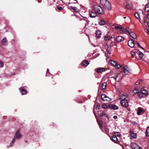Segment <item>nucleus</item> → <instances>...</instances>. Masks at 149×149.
Returning <instances> with one entry per match:
<instances>
[{
  "label": "nucleus",
  "instance_id": "7",
  "mask_svg": "<svg viewBox=\"0 0 149 149\" xmlns=\"http://www.w3.org/2000/svg\"><path fill=\"white\" fill-rule=\"evenodd\" d=\"M94 10H93V8L89 12V14L90 17L91 18H94L96 17L97 15V13L95 12H94Z\"/></svg>",
  "mask_w": 149,
  "mask_h": 149
},
{
  "label": "nucleus",
  "instance_id": "62",
  "mask_svg": "<svg viewBox=\"0 0 149 149\" xmlns=\"http://www.w3.org/2000/svg\"><path fill=\"white\" fill-rule=\"evenodd\" d=\"M137 124L136 123H135V124Z\"/></svg>",
  "mask_w": 149,
  "mask_h": 149
},
{
  "label": "nucleus",
  "instance_id": "18",
  "mask_svg": "<svg viewBox=\"0 0 149 149\" xmlns=\"http://www.w3.org/2000/svg\"><path fill=\"white\" fill-rule=\"evenodd\" d=\"M137 51H136V52H132L131 54H132V58H134L135 57L137 59Z\"/></svg>",
  "mask_w": 149,
  "mask_h": 149
},
{
  "label": "nucleus",
  "instance_id": "8",
  "mask_svg": "<svg viewBox=\"0 0 149 149\" xmlns=\"http://www.w3.org/2000/svg\"><path fill=\"white\" fill-rule=\"evenodd\" d=\"M101 98L102 100L103 101H110L111 100L107 97L106 95L102 94L101 95Z\"/></svg>",
  "mask_w": 149,
  "mask_h": 149
},
{
  "label": "nucleus",
  "instance_id": "58",
  "mask_svg": "<svg viewBox=\"0 0 149 149\" xmlns=\"http://www.w3.org/2000/svg\"><path fill=\"white\" fill-rule=\"evenodd\" d=\"M126 17H124L123 18L124 19H125L126 18Z\"/></svg>",
  "mask_w": 149,
  "mask_h": 149
},
{
  "label": "nucleus",
  "instance_id": "13",
  "mask_svg": "<svg viewBox=\"0 0 149 149\" xmlns=\"http://www.w3.org/2000/svg\"><path fill=\"white\" fill-rule=\"evenodd\" d=\"M20 129H18L15 133L16 138L19 139L22 136V135L19 133Z\"/></svg>",
  "mask_w": 149,
  "mask_h": 149
},
{
  "label": "nucleus",
  "instance_id": "10",
  "mask_svg": "<svg viewBox=\"0 0 149 149\" xmlns=\"http://www.w3.org/2000/svg\"><path fill=\"white\" fill-rule=\"evenodd\" d=\"M128 45L129 47H133L136 44L134 43V40L132 39H130L128 42Z\"/></svg>",
  "mask_w": 149,
  "mask_h": 149
},
{
  "label": "nucleus",
  "instance_id": "22",
  "mask_svg": "<svg viewBox=\"0 0 149 149\" xmlns=\"http://www.w3.org/2000/svg\"><path fill=\"white\" fill-rule=\"evenodd\" d=\"M145 10L146 12L149 11V3H148L145 6Z\"/></svg>",
  "mask_w": 149,
  "mask_h": 149
},
{
  "label": "nucleus",
  "instance_id": "16",
  "mask_svg": "<svg viewBox=\"0 0 149 149\" xmlns=\"http://www.w3.org/2000/svg\"><path fill=\"white\" fill-rule=\"evenodd\" d=\"M20 90L22 93V95H24L27 93V91L24 89V87H21L20 88Z\"/></svg>",
  "mask_w": 149,
  "mask_h": 149
},
{
  "label": "nucleus",
  "instance_id": "43",
  "mask_svg": "<svg viewBox=\"0 0 149 149\" xmlns=\"http://www.w3.org/2000/svg\"><path fill=\"white\" fill-rule=\"evenodd\" d=\"M118 76L117 75H115L112 77V78H113L114 79L116 80L118 78Z\"/></svg>",
  "mask_w": 149,
  "mask_h": 149
},
{
  "label": "nucleus",
  "instance_id": "19",
  "mask_svg": "<svg viewBox=\"0 0 149 149\" xmlns=\"http://www.w3.org/2000/svg\"><path fill=\"white\" fill-rule=\"evenodd\" d=\"M89 63L88 61H86V60H84L82 61V66H86L89 64Z\"/></svg>",
  "mask_w": 149,
  "mask_h": 149
},
{
  "label": "nucleus",
  "instance_id": "28",
  "mask_svg": "<svg viewBox=\"0 0 149 149\" xmlns=\"http://www.w3.org/2000/svg\"><path fill=\"white\" fill-rule=\"evenodd\" d=\"M110 63L113 66H116L117 64V62L116 61L113 60L111 61L110 62Z\"/></svg>",
  "mask_w": 149,
  "mask_h": 149
},
{
  "label": "nucleus",
  "instance_id": "20",
  "mask_svg": "<svg viewBox=\"0 0 149 149\" xmlns=\"http://www.w3.org/2000/svg\"><path fill=\"white\" fill-rule=\"evenodd\" d=\"M129 133L131 136L134 138H136V133H134L132 131H130Z\"/></svg>",
  "mask_w": 149,
  "mask_h": 149
},
{
  "label": "nucleus",
  "instance_id": "50",
  "mask_svg": "<svg viewBox=\"0 0 149 149\" xmlns=\"http://www.w3.org/2000/svg\"><path fill=\"white\" fill-rule=\"evenodd\" d=\"M113 118L114 119H116L118 118V116H113Z\"/></svg>",
  "mask_w": 149,
  "mask_h": 149
},
{
  "label": "nucleus",
  "instance_id": "44",
  "mask_svg": "<svg viewBox=\"0 0 149 149\" xmlns=\"http://www.w3.org/2000/svg\"><path fill=\"white\" fill-rule=\"evenodd\" d=\"M134 92L135 94H136L138 93V91L135 89L134 90Z\"/></svg>",
  "mask_w": 149,
  "mask_h": 149
},
{
  "label": "nucleus",
  "instance_id": "47",
  "mask_svg": "<svg viewBox=\"0 0 149 149\" xmlns=\"http://www.w3.org/2000/svg\"><path fill=\"white\" fill-rule=\"evenodd\" d=\"M105 131H106V134H107L109 132V130L107 128H105Z\"/></svg>",
  "mask_w": 149,
  "mask_h": 149
},
{
  "label": "nucleus",
  "instance_id": "11",
  "mask_svg": "<svg viewBox=\"0 0 149 149\" xmlns=\"http://www.w3.org/2000/svg\"><path fill=\"white\" fill-rule=\"evenodd\" d=\"M131 146L133 149H141V147L134 143H131Z\"/></svg>",
  "mask_w": 149,
  "mask_h": 149
},
{
  "label": "nucleus",
  "instance_id": "2",
  "mask_svg": "<svg viewBox=\"0 0 149 149\" xmlns=\"http://www.w3.org/2000/svg\"><path fill=\"white\" fill-rule=\"evenodd\" d=\"M101 4L107 10H110L111 9V4L107 0H100Z\"/></svg>",
  "mask_w": 149,
  "mask_h": 149
},
{
  "label": "nucleus",
  "instance_id": "31",
  "mask_svg": "<svg viewBox=\"0 0 149 149\" xmlns=\"http://www.w3.org/2000/svg\"><path fill=\"white\" fill-rule=\"evenodd\" d=\"M101 33L100 31H97L96 32V36L98 37H99L101 36Z\"/></svg>",
  "mask_w": 149,
  "mask_h": 149
},
{
  "label": "nucleus",
  "instance_id": "27",
  "mask_svg": "<svg viewBox=\"0 0 149 149\" xmlns=\"http://www.w3.org/2000/svg\"><path fill=\"white\" fill-rule=\"evenodd\" d=\"M71 8L73 10V11L74 12H78L79 11L78 9H77L76 7H73L72 6H71Z\"/></svg>",
  "mask_w": 149,
  "mask_h": 149
},
{
  "label": "nucleus",
  "instance_id": "56",
  "mask_svg": "<svg viewBox=\"0 0 149 149\" xmlns=\"http://www.w3.org/2000/svg\"><path fill=\"white\" fill-rule=\"evenodd\" d=\"M74 0L76 2H74V3H76L77 2V0Z\"/></svg>",
  "mask_w": 149,
  "mask_h": 149
},
{
  "label": "nucleus",
  "instance_id": "26",
  "mask_svg": "<svg viewBox=\"0 0 149 149\" xmlns=\"http://www.w3.org/2000/svg\"><path fill=\"white\" fill-rule=\"evenodd\" d=\"M146 137L149 136V126H148L146 130Z\"/></svg>",
  "mask_w": 149,
  "mask_h": 149
},
{
  "label": "nucleus",
  "instance_id": "52",
  "mask_svg": "<svg viewBox=\"0 0 149 149\" xmlns=\"http://www.w3.org/2000/svg\"><path fill=\"white\" fill-rule=\"evenodd\" d=\"M147 25H148V27H149V21L148 22H147Z\"/></svg>",
  "mask_w": 149,
  "mask_h": 149
},
{
  "label": "nucleus",
  "instance_id": "51",
  "mask_svg": "<svg viewBox=\"0 0 149 149\" xmlns=\"http://www.w3.org/2000/svg\"><path fill=\"white\" fill-rule=\"evenodd\" d=\"M105 48H107V49H108L109 48V46L107 44L106 45H105Z\"/></svg>",
  "mask_w": 149,
  "mask_h": 149
},
{
  "label": "nucleus",
  "instance_id": "55",
  "mask_svg": "<svg viewBox=\"0 0 149 149\" xmlns=\"http://www.w3.org/2000/svg\"><path fill=\"white\" fill-rule=\"evenodd\" d=\"M148 18L149 19V13L148 15Z\"/></svg>",
  "mask_w": 149,
  "mask_h": 149
},
{
  "label": "nucleus",
  "instance_id": "9",
  "mask_svg": "<svg viewBox=\"0 0 149 149\" xmlns=\"http://www.w3.org/2000/svg\"><path fill=\"white\" fill-rule=\"evenodd\" d=\"M115 40L117 42H120L123 41L124 39L122 36H118L116 38Z\"/></svg>",
  "mask_w": 149,
  "mask_h": 149
},
{
  "label": "nucleus",
  "instance_id": "39",
  "mask_svg": "<svg viewBox=\"0 0 149 149\" xmlns=\"http://www.w3.org/2000/svg\"><path fill=\"white\" fill-rule=\"evenodd\" d=\"M57 9L60 11H61L63 10V8L62 7L58 6L57 7Z\"/></svg>",
  "mask_w": 149,
  "mask_h": 149
},
{
  "label": "nucleus",
  "instance_id": "54",
  "mask_svg": "<svg viewBox=\"0 0 149 149\" xmlns=\"http://www.w3.org/2000/svg\"><path fill=\"white\" fill-rule=\"evenodd\" d=\"M49 69H47V74L48 72L49 71Z\"/></svg>",
  "mask_w": 149,
  "mask_h": 149
},
{
  "label": "nucleus",
  "instance_id": "24",
  "mask_svg": "<svg viewBox=\"0 0 149 149\" xmlns=\"http://www.w3.org/2000/svg\"><path fill=\"white\" fill-rule=\"evenodd\" d=\"M141 91L142 94L144 95H146L148 93V91L146 90H145L144 88H142L141 89Z\"/></svg>",
  "mask_w": 149,
  "mask_h": 149
},
{
  "label": "nucleus",
  "instance_id": "17",
  "mask_svg": "<svg viewBox=\"0 0 149 149\" xmlns=\"http://www.w3.org/2000/svg\"><path fill=\"white\" fill-rule=\"evenodd\" d=\"M105 71V69L103 68H99L97 69V72L98 73H102Z\"/></svg>",
  "mask_w": 149,
  "mask_h": 149
},
{
  "label": "nucleus",
  "instance_id": "14",
  "mask_svg": "<svg viewBox=\"0 0 149 149\" xmlns=\"http://www.w3.org/2000/svg\"><path fill=\"white\" fill-rule=\"evenodd\" d=\"M131 37L132 38L135 39L136 38V36L135 33H134L133 32H131V31L129 30V32H128Z\"/></svg>",
  "mask_w": 149,
  "mask_h": 149
},
{
  "label": "nucleus",
  "instance_id": "64",
  "mask_svg": "<svg viewBox=\"0 0 149 149\" xmlns=\"http://www.w3.org/2000/svg\"><path fill=\"white\" fill-rule=\"evenodd\" d=\"M137 124L136 123H135V124Z\"/></svg>",
  "mask_w": 149,
  "mask_h": 149
},
{
  "label": "nucleus",
  "instance_id": "57",
  "mask_svg": "<svg viewBox=\"0 0 149 149\" xmlns=\"http://www.w3.org/2000/svg\"><path fill=\"white\" fill-rule=\"evenodd\" d=\"M41 1H42L41 0H38V2L39 3H40L41 2Z\"/></svg>",
  "mask_w": 149,
  "mask_h": 149
},
{
  "label": "nucleus",
  "instance_id": "48",
  "mask_svg": "<svg viewBox=\"0 0 149 149\" xmlns=\"http://www.w3.org/2000/svg\"><path fill=\"white\" fill-rule=\"evenodd\" d=\"M121 26H115V28L116 29H120V27Z\"/></svg>",
  "mask_w": 149,
  "mask_h": 149
},
{
  "label": "nucleus",
  "instance_id": "33",
  "mask_svg": "<svg viewBox=\"0 0 149 149\" xmlns=\"http://www.w3.org/2000/svg\"><path fill=\"white\" fill-rule=\"evenodd\" d=\"M94 115H95V117L96 118L97 121V122L98 123V125L100 126V127L101 129V126H100V125L101 124V123L100 122H99L98 121L97 119V117L96 116V115L95 114V112H94Z\"/></svg>",
  "mask_w": 149,
  "mask_h": 149
},
{
  "label": "nucleus",
  "instance_id": "61",
  "mask_svg": "<svg viewBox=\"0 0 149 149\" xmlns=\"http://www.w3.org/2000/svg\"><path fill=\"white\" fill-rule=\"evenodd\" d=\"M139 96H140V95H139Z\"/></svg>",
  "mask_w": 149,
  "mask_h": 149
},
{
  "label": "nucleus",
  "instance_id": "15",
  "mask_svg": "<svg viewBox=\"0 0 149 149\" xmlns=\"http://www.w3.org/2000/svg\"><path fill=\"white\" fill-rule=\"evenodd\" d=\"M2 45L4 46H6L8 45V41L6 40V38L5 37L2 40Z\"/></svg>",
  "mask_w": 149,
  "mask_h": 149
},
{
  "label": "nucleus",
  "instance_id": "1",
  "mask_svg": "<svg viewBox=\"0 0 149 149\" xmlns=\"http://www.w3.org/2000/svg\"><path fill=\"white\" fill-rule=\"evenodd\" d=\"M93 10H94L97 14H103L105 12L104 9L97 5H94L93 6Z\"/></svg>",
  "mask_w": 149,
  "mask_h": 149
},
{
  "label": "nucleus",
  "instance_id": "45",
  "mask_svg": "<svg viewBox=\"0 0 149 149\" xmlns=\"http://www.w3.org/2000/svg\"><path fill=\"white\" fill-rule=\"evenodd\" d=\"M139 21L142 24V25H143V20H142V19H140L139 20Z\"/></svg>",
  "mask_w": 149,
  "mask_h": 149
},
{
  "label": "nucleus",
  "instance_id": "32",
  "mask_svg": "<svg viewBox=\"0 0 149 149\" xmlns=\"http://www.w3.org/2000/svg\"><path fill=\"white\" fill-rule=\"evenodd\" d=\"M15 137H14V138L13 139L12 142L11 143H10V144L9 145L8 147H11L12 146V145H13V143H14V142L15 141Z\"/></svg>",
  "mask_w": 149,
  "mask_h": 149
},
{
  "label": "nucleus",
  "instance_id": "49",
  "mask_svg": "<svg viewBox=\"0 0 149 149\" xmlns=\"http://www.w3.org/2000/svg\"><path fill=\"white\" fill-rule=\"evenodd\" d=\"M123 26H121L120 28V29H119V30L121 31H122V30H123Z\"/></svg>",
  "mask_w": 149,
  "mask_h": 149
},
{
  "label": "nucleus",
  "instance_id": "4",
  "mask_svg": "<svg viewBox=\"0 0 149 149\" xmlns=\"http://www.w3.org/2000/svg\"><path fill=\"white\" fill-rule=\"evenodd\" d=\"M120 103L123 107H127L129 106L128 101L125 99L122 100L120 101Z\"/></svg>",
  "mask_w": 149,
  "mask_h": 149
},
{
  "label": "nucleus",
  "instance_id": "36",
  "mask_svg": "<svg viewBox=\"0 0 149 149\" xmlns=\"http://www.w3.org/2000/svg\"><path fill=\"white\" fill-rule=\"evenodd\" d=\"M3 65L4 64L3 62L0 60V68L3 67Z\"/></svg>",
  "mask_w": 149,
  "mask_h": 149
},
{
  "label": "nucleus",
  "instance_id": "59",
  "mask_svg": "<svg viewBox=\"0 0 149 149\" xmlns=\"http://www.w3.org/2000/svg\"><path fill=\"white\" fill-rule=\"evenodd\" d=\"M142 13H143V11H142Z\"/></svg>",
  "mask_w": 149,
  "mask_h": 149
},
{
  "label": "nucleus",
  "instance_id": "23",
  "mask_svg": "<svg viewBox=\"0 0 149 149\" xmlns=\"http://www.w3.org/2000/svg\"><path fill=\"white\" fill-rule=\"evenodd\" d=\"M129 28L127 27H126V29L123 28L122 31L123 33H125L127 32H129Z\"/></svg>",
  "mask_w": 149,
  "mask_h": 149
},
{
  "label": "nucleus",
  "instance_id": "63",
  "mask_svg": "<svg viewBox=\"0 0 149 149\" xmlns=\"http://www.w3.org/2000/svg\"><path fill=\"white\" fill-rule=\"evenodd\" d=\"M137 124L136 123H135V124Z\"/></svg>",
  "mask_w": 149,
  "mask_h": 149
},
{
  "label": "nucleus",
  "instance_id": "41",
  "mask_svg": "<svg viewBox=\"0 0 149 149\" xmlns=\"http://www.w3.org/2000/svg\"><path fill=\"white\" fill-rule=\"evenodd\" d=\"M108 105H107L103 104L102 105V107L104 108H107L108 107Z\"/></svg>",
  "mask_w": 149,
  "mask_h": 149
},
{
  "label": "nucleus",
  "instance_id": "6",
  "mask_svg": "<svg viewBox=\"0 0 149 149\" xmlns=\"http://www.w3.org/2000/svg\"><path fill=\"white\" fill-rule=\"evenodd\" d=\"M123 70L124 73L127 74L130 73L131 72L130 68L126 66L123 68Z\"/></svg>",
  "mask_w": 149,
  "mask_h": 149
},
{
  "label": "nucleus",
  "instance_id": "12",
  "mask_svg": "<svg viewBox=\"0 0 149 149\" xmlns=\"http://www.w3.org/2000/svg\"><path fill=\"white\" fill-rule=\"evenodd\" d=\"M108 107L110 108L113 109L114 110L118 109V107L115 104H108Z\"/></svg>",
  "mask_w": 149,
  "mask_h": 149
},
{
  "label": "nucleus",
  "instance_id": "53",
  "mask_svg": "<svg viewBox=\"0 0 149 149\" xmlns=\"http://www.w3.org/2000/svg\"><path fill=\"white\" fill-rule=\"evenodd\" d=\"M139 82H137L136 83V85H138V84H139Z\"/></svg>",
  "mask_w": 149,
  "mask_h": 149
},
{
  "label": "nucleus",
  "instance_id": "37",
  "mask_svg": "<svg viewBox=\"0 0 149 149\" xmlns=\"http://www.w3.org/2000/svg\"><path fill=\"white\" fill-rule=\"evenodd\" d=\"M100 107V105L98 103H97L96 109L99 110Z\"/></svg>",
  "mask_w": 149,
  "mask_h": 149
},
{
  "label": "nucleus",
  "instance_id": "5",
  "mask_svg": "<svg viewBox=\"0 0 149 149\" xmlns=\"http://www.w3.org/2000/svg\"><path fill=\"white\" fill-rule=\"evenodd\" d=\"M100 116L102 118L105 119V118H107L108 120H109V116L106 113L105 111H102L101 112L100 115Z\"/></svg>",
  "mask_w": 149,
  "mask_h": 149
},
{
  "label": "nucleus",
  "instance_id": "46",
  "mask_svg": "<svg viewBox=\"0 0 149 149\" xmlns=\"http://www.w3.org/2000/svg\"><path fill=\"white\" fill-rule=\"evenodd\" d=\"M116 67H117V68H120V67H121V65H116Z\"/></svg>",
  "mask_w": 149,
  "mask_h": 149
},
{
  "label": "nucleus",
  "instance_id": "21",
  "mask_svg": "<svg viewBox=\"0 0 149 149\" xmlns=\"http://www.w3.org/2000/svg\"><path fill=\"white\" fill-rule=\"evenodd\" d=\"M137 55H139V57L141 58H142L143 56V53L142 52L139 51V50L137 51Z\"/></svg>",
  "mask_w": 149,
  "mask_h": 149
},
{
  "label": "nucleus",
  "instance_id": "60",
  "mask_svg": "<svg viewBox=\"0 0 149 149\" xmlns=\"http://www.w3.org/2000/svg\"><path fill=\"white\" fill-rule=\"evenodd\" d=\"M25 142H27V141H25Z\"/></svg>",
  "mask_w": 149,
  "mask_h": 149
},
{
  "label": "nucleus",
  "instance_id": "38",
  "mask_svg": "<svg viewBox=\"0 0 149 149\" xmlns=\"http://www.w3.org/2000/svg\"><path fill=\"white\" fill-rule=\"evenodd\" d=\"M135 44H136V45H138L141 48H142L143 49H144L139 44V43L137 42H136L135 43H134Z\"/></svg>",
  "mask_w": 149,
  "mask_h": 149
},
{
  "label": "nucleus",
  "instance_id": "42",
  "mask_svg": "<svg viewBox=\"0 0 149 149\" xmlns=\"http://www.w3.org/2000/svg\"><path fill=\"white\" fill-rule=\"evenodd\" d=\"M147 20L146 19H145L144 18H143V25L145 24V23L147 22Z\"/></svg>",
  "mask_w": 149,
  "mask_h": 149
},
{
  "label": "nucleus",
  "instance_id": "30",
  "mask_svg": "<svg viewBox=\"0 0 149 149\" xmlns=\"http://www.w3.org/2000/svg\"><path fill=\"white\" fill-rule=\"evenodd\" d=\"M105 22L102 20H100L98 22V24L100 25H103L105 24Z\"/></svg>",
  "mask_w": 149,
  "mask_h": 149
},
{
  "label": "nucleus",
  "instance_id": "35",
  "mask_svg": "<svg viewBox=\"0 0 149 149\" xmlns=\"http://www.w3.org/2000/svg\"><path fill=\"white\" fill-rule=\"evenodd\" d=\"M107 84L106 83H104L102 84V88L103 89H105L106 88Z\"/></svg>",
  "mask_w": 149,
  "mask_h": 149
},
{
  "label": "nucleus",
  "instance_id": "29",
  "mask_svg": "<svg viewBox=\"0 0 149 149\" xmlns=\"http://www.w3.org/2000/svg\"><path fill=\"white\" fill-rule=\"evenodd\" d=\"M125 8L128 9H130L132 8V7L131 4L127 3L125 6Z\"/></svg>",
  "mask_w": 149,
  "mask_h": 149
},
{
  "label": "nucleus",
  "instance_id": "3",
  "mask_svg": "<svg viewBox=\"0 0 149 149\" xmlns=\"http://www.w3.org/2000/svg\"><path fill=\"white\" fill-rule=\"evenodd\" d=\"M120 138V135L119 134L113 135L112 138L111 139V140L115 143H118L119 142V138Z\"/></svg>",
  "mask_w": 149,
  "mask_h": 149
},
{
  "label": "nucleus",
  "instance_id": "25",
  "mask_svg": "<svg viewBox=\"0 0 149 149\" xmlns=\"http://www.w3.org/2000/svg\"><path fill=\"white\" fill-rule=\"evenodd\" d=\"M143 109L139 107L138 108V110L137 111V114L138 115H140L141 114V113L143 112Z\"/></svg>",
  "mask_w": 149,
  "mask_h": 149
},
{
  "label": "nucleus",
  "instance_id": "40",
  "mask_svg": "<svg viewBox=\"0 0 149 149\" xmlns=\"http://www.w3.org/2000/svg\"><path fill=\"white\" fill-rule=\"evenodd\" d=\"M110 39V37L109 36H106L104 38V40H109Z\"/></svg>",
  "mask_w": 149,
  "mask_h": 149
},
{
  "label": "nucleus",
  "instance_id": "34",
  "mask_svg": "<svg viewBox=\"0 0 149 149\" xmlns=\"http://www.w3.org/2000/svg\"><path fill=\"white\" fill-rule=\"evenodd\" d=\"M134 16L137 19H139L140 18V15L138 13H136L134 14Z\"/></svg>",
  "mask_w": 149,
  "mask_h": 149
}]
</instances>
